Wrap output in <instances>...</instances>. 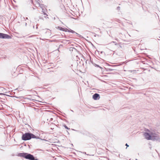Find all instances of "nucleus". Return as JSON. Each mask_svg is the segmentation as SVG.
<instances>
[{
    "instance_id": "1",
    "label": "nucleus",
    "mask_w": 160,
    "mask_h": 160,
    "mask_svg": "<svg viewBox=\"0 0 160 160\" xmlns=\"http://www.w3.org/2000/svg\"><path fill=\"white\" fill-rule=\"evenodd\" d=\"M144 136L145 138L148 140H155L157 137L156 134L153 132H151L150 134L148 132H145L144 134Z\"/></svg>"
},
{
    "instance_id": "2",
    "label": "nucleus",
    "mask_w": 160,
    "mask_h": 160,
    "mask_svg": "<svg viewBox=\"0 0 160 160\" xmlns=\"http://www.w3.org/2000/svg\"><path fill=\"white\" fill-rule=\"evenodd\" d=\"M36 136L32 133H27L22 135V139L23 140H30L31 138H36Z\"/></svg>"
},
{
    "instance_id": "3",
    "label": "nucleus",
    "mask_w": 160,
    "mask_h": 160,
    "mask_svg": "<svg viewBox=\"0 0 160 160\" xmlns=\"http://www.w3.org/2000/svg\"><path fill=\"white\" fill-rule=\"evenodd\" d=\"M56 28L57 29H59L60 30L64 31L65 32H71L72 33H74L75 32L74 31L70 29H68L67 28H63L62 27H61L59 26H58Z\"/></svg>"
},
{
    "instance_id": "4",
    "label": "nucleus",
    "mask_w": 160,
    "mask_h": 160,
    "mask_svg": "<svg viewBox=\"0 0 160 160\" xmlns=\"http://www.w3.org/2000/svg\"><path fill=\"white\" fill-rule=\"evenodd\" d=\"M0 38H10L11 37L9 35L4 33H0Z\"/></svg>"
},
{
    "instance_id": "5",
    "label": "nucleus",
    "mask_w": 160,
    "mask_h": 160,
    "mask_svg": "<svg viewBox=\"0 0 160 160\" xmlns=\"http://www.w3.org/2000/svg\"><path fill=\"white\" fill-rule=\"evenodd\" d=\"M26 159H29L30 160H35L33 156L30 154H28L27 155Z\"/></svg>"
},
{
    "instance_id": "6",
    "label": "nucleus",
    "mask_w": 160,
    "mask_h": 160,
    "mask_svg": "<svg viewBox=\"0 0 160 160\" xmlns=\"http://www.w3.org/2000/svg\"><path fill=\"white\" fill-rule=\"evenodd\" d=\"M92 98L94 100H96L97 99H99L100 97L99 94L98 93H95L93 95Z\"/></svg>"
},
{
    "instance_id": "7",
    "label": "nucleus",
    "mask_w": 160,
    "mask_h": 160,
    "mask_svg": "<svg viewBox=\"0 0 160 160\" xmlns=\"http://www.w3.org/2000/svg\"><path fill=\"white\" fill-rule=\"evenodd\" d=\"M27 154H28V153H21V156H22V157H24L26 158V157H27Z\"/></svg>"
},
{
    "instance_id": "8",
    "label": "nucleus",
    "mask_w": 160,
    "mask_h": 160,
    "mask_svg": "<svg viewBox=\"0 0 160 160\" xmlns=\"http://www.w3.org/2000/svg\"><path fill=\"white\" fill-rule=\"evenodd\" d=\"M43 14L44 15V17L45 18H48V17H47L48 16V15L46 14L45 13V12H43Z\"/></svg>"
},
{
    "instance_id": "9",
    "label": "nucleus",
    "mask_w": 160,
    "mask_h": 160,
    "mask_svg": "<svg viewBox=\"0 0 160 160\" xmlns=\"http://www.w3.org/2000/svg\"><path fill=\"white\" fill-rule=\"evenodd\" d=\"M44 32H45L46 33H47L48 32H49V30L48 29H45Z\"/></svg>"
},
{
    "instance_id": "10",
    "label": "nucleus",
    "mask_w": 160,
    "mask_h": 160,
    "mask_svg": "<svg viewBox=\"0 0 160 160\" xmlns=\"http://www.w3.org/2000/svg\"><path fill=\"white\" fill-rule=\"evenodd\" d=\"M64 127L65 128L67 129H68V130H69L70 129V128H68L66 125H63Z\"/></svg>"
},
{
    "instance_id": "11",
    "label": "nucleus",
    "mask_w": 160,
    "mask_h": 160,
    "mask_svg": "<svg viewBox=\"0 0 160 160\" xmlns=\"http://www.w3.org/2000/svg\"><path fill=\"white\" fill-rule=\"evenodd\" d=\"M42 15H41V18H40L41 19H42L44 20L43 18V15H42Z\"/></svg>"
},
{
    "instance_id": "12",
    "label": "nucleus",
    "mask_w": 160,
    "mask_h": 160,
    "mask_svg": "<svg viewBox=\"0 0 160 160\" xmlns=\"http://www.w3.org/2000/svg\"><path fill=\"white\" fill-rule=\"evenodd\" d=\"M146 131H147V132H150V131L149 130H148V129H147V130H146Z\"/></svg>"
},
{
    "instance_id": "13",
    "label": "nucleus",
    "mask_w": 160,
    "mask_h": 160,
    "mask_svg": "<svg viewBox=\"0 0 160 160\" xmlns=\"http://www.w3.org/2000/svg\"><path fill=\"white\" fill-rule=\"evenodd\" d=\"M126 146H127V147H128V146H129L127 144V143H126Z\"/></svg>"
},
{
    "instance_id": "14",
    "label": "nucleus",
    "mask_w": 160,
    "mask_h": 160,
    "mask_svg": "<svg viewBox=\"0 0 160 160\" xmlns=\"http://www.w3.org/2000/svg\"><path fill=\"white\" fill-rule=\"evenodd\" d=\"M118 9H119L120 8V7H118Z\"/></svg>"
},
{
    "instance_id": "15",
    "label": "nucleus",
    "mask_w": 160,
    "mask_h": 160,
    "mask_svg": "<svg viewBox=\"0 0 160 160\" xmlns=\"http://www.w3.org/2000/svg\"><path fill=\"white\" fill-rule=\"evenodd\" d=\"M118 9H119L120 8V7H118Z\"/></svg>"
},
{
    "instance_id": "16",
    "label": "nucleus",
    "mask_w": 160,
    "mask_h": 160,
    "mask_svg": "<svg viewBox=\"0 0 160 160\" xmlns=\"http://www.w3.org/2000/svg\"><path fill=\"white\" fill-rule=\"evenodd\" d=\"M159 38H160V37H159Z\"/></svg>"
}]
</instances>
